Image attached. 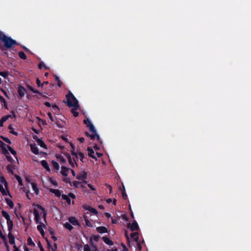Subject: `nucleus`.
I'll return each instance as SVG.
<instances>
[{
    "mask_svg": "<svg viewBox=\"0 0 251 251\" xmlns=\"http://www.w3.org/2000/svg\"><path fill=\"white\" fill-rule=\"evenodd\" d=\"M84 251H91V249L88 244H86L84 245Z\"/></svg>",
    "mask_w": 251,
    "mask_h": 251,
    "instance_id": "864d4df0",
    "label": "nucleus"
},
{
    "mask_svg": "<svg viewBox=\"0 0 251 251\" xmlns=\"http://www.w3.org/2000/svg\"><path fill=\"white\" fill-rule=\"evenodd\" d=\"M51 165L54 170L57 171L59 170L60 167L59 164L55 161L52 160L51 161Z\"/></svg>",
    "mask_w": 251,
    "mask_h": 251,
    "instance_id": "bb28decb",
    "label": "nucleus"
},
{
    "mask_svg": "<svg viewBox=\"0 0 251 251\" xmlns=\"http://www.w3.org/2000/svg\"><path fill=\"white\" fill-rule=\"evenodd\" d=\"M90 244L92 245L93 251H97L98 249L97 246L94 244L93 242L92 241V239L90 241Z\"/></svg>",
    "mask_w": 251,
    "mask_h": 251,
    "instance_id": "3c124183",
    "label": "nucleus"
},
{
    "mask_svg": "<svg viewBox=\"0 0 251 251\" xmlns=\"http://www.w3.org/2000/svg\"><path fill=\"white\" fill-rule=\"evenodd\" d=\"M127 227L130 228V229L132 231L139 229L138 223L135 220H134L132 224L129 223L127 225Z\"/></svg>",
    "mask_w": 251,
    "mask_h": 251,
    "instance_id": "0eeeda50",
    "label": "nucleus"
},
{
    "mask_svg": "<svg viewBox=\"0 0 251 251\" xmlns=\"http://www.w3.org/2000/svg\"><path fill=\"white\" fill-rule=\"evenodd\" d=\"M51 249H52V251H57V245L55 243L54 244V246Z\"/></svg>",
    "mask_w": 251,
    "mask_h": 251,
    "instance_id": "774afa93",
    "label": "nucleus"
},
{
    "mask_svg": "<svg viewBox=\"0 0 251 251\" xmlns=\"http://www.w3.org/2000/svg\"><path fill=\"white\" fill-rule=\"evenodd\" d=\"M1 138L3 139V140H4L5 142L9 144H11V141L10 140V139L7 138V137H3V136H1Z\"/></svg>",
    "mask_w": 251,
    "mask_h": 251,
    "instance_id": "09e8293b",
    "label": "nucleus"
},
{
    "mask_svg": "<svg viewBox=\"0 0 251 251\" xmlns=\"http://www.w3.org/2000/svg\"><path fill=\"white\" fill-rule=\"evenodd\" d=\"M53 76L55 77V80L57 82V85L59 87H61L62 86V82L60 81V79H59V76H58L57 75H54Z\"/></svg>",
    "mask_w": 251,
    "mask_h": 251,
    "instance_id": "72a5a7b5",
    "label": "nucleus"
},
{
    "mask_svg": "<svg viewBox=\"0 0 251 251\" xmlns=\"http://www.w3.org/2000/svg\"><path fill=\"white\" fill-rule=\"evenodd\" d=\"M1 144L2 145L1 147L3 148V150L4 151V154L6 155V158H7V160L8 161L10 162L11 163H12L13 162H14V159L12 158V157L10 155H7V154H9L8 151L6 150V149H4L3 147V146H6L5 144L4 143H3V142H1Z\"/></svg>",
    "mask_w": 251,
    "mask_h": 251,
    "instance_id": "1a4fd4ad",
    "label": "nucleus"
},
{
    "mask_svg": "<svg viewBox=\"0 0 251 251\" xmlns=\"http://www.w3.org/2000/svg\"><path fill=\"white\" fill-rule=\"evenodd\" d=\"M69 222L70 224L74 226H79V222L77 221L75 217H70L68 219Z\"/></svg>",
    "mask_w": 251,
    "mask_h": 251,
    "instance_id": "f8f14e48",
    "label": "nucleus"
},
{
    "mask_svg": "<svg viewBox=\"0 0 251 251\" xmlns=\"http://www.w3.org/2000/svg\"><path fill=\"white\" fill-rule=\"evenodd\" d=\"M48 117H49L50 119L52 121V122H53L54 121V120H53V118L52 116V115H51V113L50 112H49L48 113Z\"/></svg>",
    "mask_w": 251,
    "mask_h": 251,
    "instance_id": "69168bd1",
    "label": "nucleus"
},
{
    "mask_svg": "<svg viewBox=\"0 0 251 251\" xmlns=\"http://www.w3.org/2000/svg\"><path fill=\"white\" fill-rule=\"evenodd\" d=\"M8 128L9 129H11V131H10V132L14 135H16V131H14V128H13L11 126V125H10L8 127Z\"/></svg>",
    "mask_w": 251,
    "mask_h": 251,
    "instance_id": "6e6d98bb",
    "label": "nucleus"
},
{
    "mask_svg": "<svg viewBox=\"0 0 251 251\" xmlns=\"http://www.w3.org/2000/svg\"><path fill=\"white\" fill-rule=\"evenodd\" d=\"M18 94L20 98H23L26 92V89L23 86L20 85L18 90Z\"/></svg>",
    "mask_w": 251,
    "mask_h": 251,
    "instance_id": "9d476101",
    "label": "nucleus"
},
{
    "mask_svg": "<svg viewBox=\"0 0 251 251\" xmlns=\"http://www.w3.org/2000/svg\"><path fill=\"white\" fill-rule=\"evenodd\" d=\"M64 154L67 157L69 164L72 168H75V167H78V164L76 162V160L75 158H72L69 153L65 152L64 153Z\"/></svg>",
    "mask_w": 251,
    "mask_h": 251,
    "instance_id": "39448f33",
    "label": "nucleus"
},
{
    "mask_svg": "<svg viewBox=\"0 0 251 251\" xmlns=\"http://www.w3.org/2000/svg\"><path fill=\"white\" fill-rule=\"evenodd\" d=\"M102 240L105 244L108 245L112 246L113 245V241L106 236L102 237Z\"/></svg>",
    "mask_w": 251,
    "mask_h": 251,
    "instance_id": "5701e85b",
    "label": "nucleus"
},
{
    "mask_svg": "<svg viewBox=\"0 0 251 251\" xmlns=\"http://www.w3.org/2000/svg\"><path fill=\"white\" fill-rule=\"evenodd\" d=\"M37 228L38 230L40 232L42 236H44L45 235V232L42 228V225H38Z\"/></svg>",
    "mask_w": 251,
    "mask_h": 251,
    "instance_id": "f704fd0d",
    "label": "nucleus"
},
{
    "mask_svg": "<svg viewBox=\"0 0 251 251\" xmlns=\"http://www.w3.org/2000/svg\"><path fill=\"white\" fill-rule=\"evenodd\" d=\"M89 127L90 131L92 132V134H90L88 132H85V135L87 137H90L91 140H95V138H97V140L100 144H102V141L100 140V136L97 133V131L95 128L94 125L89 121V125H87Z\"/></svg>",
    "mask_w": 251,
    "mask_h": 251,
    "instance_id": "f03ea898",
    "label": "nucleus"
},
{
    "mask_svg": "<svg viewBox=\"0 0 251 251\" xmlns=\"http://www.w3.org/2000/svg\"><path fill=\"white\" fill-rule=\"evenodd\" d=\"M8 238H9V242L10 244H14L15 242V238L14 236L11 233V231H9L8 234Z\"/></svg>",
    "mask_w": 251,
    "mask_h": 251,
    "instance_id": "393cba45",
    "label": "nucleus"
},
{
    "mask_svg": "<svg viewBox=\"0 0 251 251\" xmlns=\"http://www.w3.org/2000/svg\"><path fill=\"white\" fill-rule=\"evenodd\" d=\"M81 185V182L78 181H74L73 182V186L75 188H79L80 185Z\"/></svg>",
    "mask_w": 251,
    "mask_h": 251,
    "instance_id": "ea45409f",
    "label": "nucleus"
},
{
    "mask_svg": "<svg viewBox=\"0 0 251 251\" xmlns=\"http://www.w3.org/2000/svg\"><path fill=\"white\" fill-rule=\"evenodd\" d=\"M36 84L38 87H43L44 83H42L41 81L38 78H37L36 79Z\"/></svg>",
    "mask_w": 251,
    "mask_h": 251,
    "instance_id": "8fccbe9b",
    "label": "nucleus"
},
{
    "mask_svg": "<svg viewBox=\"0 0 251 251\" xmlns=\"http://www.w3.org/2000/svg\"><path fill=\"white\" fill-rule=\"evenodd\" d=\"M3 184H4L6 187L7 186V183L6 181L5 178L3 176H0V191L2 193L3 195H6V193L3 188Z\"/></svg>",
    "mask_w": 251,
    "mask_h": 251,
    "instance_id": "423d86ee",
    "label": "nucleus"
},
{
    "mask_svg": "<svg viewBox=\"0 0 251 251\" xmlns=\"http://www.w3.org/2000/svg\"><path fill=\"white\" fill-rule=\"evenodd\" d=\"M27 87L28 88V89L29 90L31 91L33 93H35V94H38L41 95V93L38 90L34 89V88L30 85H27Z\"/></svg>",
    "mask_w": 251,
    "mask_h": 251,
    "instance_id": "c756f323",
    "label": "nucleus"
},
{
    "mask_svg": "<svg viewBox=\"0 0 251 251\" xmlns=\"http://www.w3.org/2000/svg\"><path fill=\"white\" fill-rule=\"evenodd\" d=\"M68 196L69 197V198H71L73 199L75 198V195L72 193H69Z\"/></svg>",
    "mask_w": 251,
    "mask_h": 251,
    "instance_id": "e2e57ef3",
    "label": "nucleus"
},
{
    "mask_svg": "<svg viewBox=\"0 0 251 251\" xmlns=\"http://www.w3.org/2000/svg\"><path fill=\"white\" fill-rule=\"evenodd\" d=\"M31 185L32 189L34 191L36 195H38L39 194V190L37 187V184L34 182H32L31 183Z\"/></svg>",
    "mask_w": 251,
    "mask_h": 251,
    "instance_id": "b1692460",
    "label": "nucleus"
},
{
    "mask_svg": "<svg viewBox=\"0 0 251 251\" xmlns=\"http://www.w3.org/2000/svg\"><path fill=\"white\" fill-rule=\"evenodd\" d=\"M0 75L6 78L8 76V73L6 72H0Z\"/></svg>",
    "mask_w": 251,
    "mask_h": 251,
    "instance_id": "603ef678",
    "label": "nucleus"
},
{
    "mask_svg": "<svg viewBox=\"0 0 251 251\" xmlns=\"http://www.w3.org/2000/svg\"><path fill=\"white\" fill-rule=\"evenodd\" d=\"M50 183H51L52 185H53L54 186H57V185H58V183H57V182L55 180L53 179H52V178H50Z\"/></svg>",
    "mask_w": 251,
    "mask_h": 251,
    "instance_id": "de8ad7c7",
    "label": "nucleus"
},
{
    "mask_svg": "<svg viewBox=\"0 0 251 251\" xmlns=\"http://www.w3.org/2000/svg\"><path fill=\"white\" fill-rule=\"evenodd\" d=\"M84 208L86 210H88V211H89L91 213L95 214V215H97L98 214V211L97 210L94 208H93L92 207H90L89 206H85L84 207Z\"/></svg>",
    "mask_w": 251,
    "mask_h": 251,
    "instance_id": "4be33fe9",
    "label": "nucleus"
},
{
    "mask_svg": "<svg viewBox=\"0 0 251 251\" xmlns=\"http://www.w3.org/2000/svg\"><path fill=\"white\" fill-rule=\"evenodd\" d=\"M77 154H78V155H79V156L80 157V160L82 162H84V161H83V159L84 158V154L82 152H77Z\"/></svg>",
    "mask_w": 251,
    "mask_h": 251,
    "instance_id": "a18cd8bd",
    "label": "nucleus"
},
{
    "mask_svg": "<svg viewBox=\"0 0 251 251\" xmlns=\"http://www.w3.org/2000/svg\"><path fill=\"white\" fill-rule=\"evenodd\" d=\"M11 115H7L2 117L0 119V121H1V123H4L5 122H6L9 117H11Z\"/></svg>",
    "mask_w": 251,
    "mask_h": 251,
    "instance_id": "c03bdc74",
    "label": "nucleus"
},
{
    "mask_svg": "<svg viewBox=\"0 0 251 251\" xmlns=\"http://www.w3.org/2000/svg\"><path fill=\"white\" fill-rule=\"evenodd\" d=\"M8 150L11 152V153L16 157V151H15L11 147L8 145L7 146Z\"/></svg>",
    "mask_w": 251,
    "mask_h": 251,
    "instance_id": "4c0bfd02",
    "label": "nucleus"
},
{
    "mask_svg": "<svg viewBox=\"0 0 251 251\" xmlns=\"http://www.w3.org/2000/svg\"><path fill=\"white\" fill-rule=\"evenodd\" d=\"M45 66V64L43 62H41L38 65V68L39 69H42L43 67Z\"/></svg>",
    "mask_w": 251,
    "mask_h": 251,
    "instance_id": "052dcab7",
    "label": "nucleus"
},
{
    "mask_svg": "<svg viewBox=\"0 0 251 251\" xmlns=\"http://www.w3.org/2000/svg\"><path fill=\"white\" fill-rule=\"evenodd\" d=\"M64 226L70 231H71L73 228V226L69 222H66L64 225Z\"/></svg>",
    "mask_w": 251,
    "mask_h": 251,
    "instance_id": "473e14b6",
    "label": "nucleus"
},
{
    "mask_svg": "<svg viewBox=\"0 0 251 251\" xmlns=\"http://www.w3.org/2000/svg\"><path fill=\"white\" fill-rule=\"evenodd\" d=\"M6 201L7 202V204L9 206V207L11 208H12L14 206V203L13 202L9 199H6Z\"/></svg>",
    "mask_w": 251,
    "mask_h": 251,
    "instance_id": "c9c22d12",
    "label": "nucleus"
},
{
    "mask_svg": "<svg viewBox=\"0 0 251 251\" xmlns=\"http://www.w3.org/2000/svg\"><path fill=\"white\" fill-rule=\"evenodd\" d=\"M70 168L66 166H63L61 167V174L63 176H67L68 174V172L70 170Z\"/></svg>",
    "mask_w": 251,
    "mask_h": 251,
    "instance_id": "9b49d317",
    "label": "nucleus"
},
{
    "mask_svg": "<svg viewBox=\"0 0 251 251\" xmlns=\"http://www.w3.org/2000/svg\"><path fill=\"white\" fill-rule=\"evenodd\" d=\"M52 110L53 111H54L55 113H56L57 111H59V109L57 105L53 104L52 105Z\"/></svg>",
    "mask_w": 251,
    "mask_h": 251,
    "instance_id": "37998d69",
    "label": "nucleus"
},
{
    "mask_svg": "<svg viewBox=\"0 0 251 251\" xmlns=\"http://www.w3.org/2000/svg\"><path fill=\"white\" fill-rule=\"evenodd\" d=\"M49 191L50 192L54 194L57 197H60L61 196L62 197L61 192L58 189H54L53 188H50L49 189Z\"/></svg>",
    "mask_w": 251,
    "mask_h": 251,
    "instance_id": "dca6fc26",
    "label": "nucleus"
},
{
    "mask_svg": "<svg viewBox=\"0 0 251 251\" xmlns=\"http://www.w3.org/2000/svg\"><path fill=\"white\" fill-rule=\"evenodd\" d=\"M62 199L64 200H65L69 205L71 204V201L68 195L65 194L62 195Z\"/></svg>",
    "mask_w": 251,
    "mask_h": 251,
    "instance_id": "c85d7f7f",
    "label": "nucleus"
},
{
    "mask_svg": "<svg viewBox=\"0 0 251 251\" xmlns=\"http://www.w3.org/2000/svg\"><path fill=\"white\" fill-rule=\"evenodd\" d=\"M100 236L99 235H94L93 236V238L94 240L96 242H98L100 239Z\"/></svg>",
    "mask_w": 251,
    "mask_h": 251,
    "instance_id": "13d9d810",
    "label": "nucleus"
},
{
    "mask_svg": "<svg viewBox=\"0 0 251 251\" xmlns=\"http://www.w3.org/2000/svg\"><path fill=\"white\" fill-rule=\"evenodd\" d=\"M37 142L38 145L41 147H42L44 149H47V145L45 144V143L43 142V140H42L41 139H38V140L37 141Z\"/></svg>",
    "mask_w": 251,
    "mask_h": 251,
    "instance_id": "cd10ccee",
    "label": "nucleus"
},
{
    "mask_svg": "<svg viewBox=\"0 0 251 251\" xmlns=\"http://www.w3.org/2000/svg\"><path fill=\"white\" fill-rule=\"evenodd\" d=\"M137 245L138 251H141L142 249V247L141 246V244H140V243H137Z\"/></svg>",
    "mask_w": 251,
    "mask_h": 251,
    "instance_id": "0e129e2a",
    "label": "nucleus"
},
{
    "mask_svg": "<svg viewBox=\"0 0 251 251\" xmlns=\"http://www.w3.org/2000/svg\"><path fill=\"white\" fill-rule=\"evenodd\" d=\"M84 220L85 222V225L86 226L92 227L93 226V224L91 223V222L88 219L86 216L84 217Z\"/></svg>",
    "mask_w": 251,
    "mask_h": 251,
    "instance_id": "7c9ffc66",
    "label": "nucleus"
},
{
    "mask_svg": "<svg viewBox=\"0 0 251 251\" xmlns=\"http://www.w3.org/2000/svg\"><path fill=\"white\" fill-rule=\"evenodd\" d=\"M2 42L4 43V46L6 48H10L13 45L16 44V40H13L10 37L5 36Z\"/></svg>",
    "mask_w": 251,
    "mask_h": 251,
    "instance_id": "20e7f679",
    "label": "nucleus"
},
{
    "mask_svg": "<svg viewBox=\"0 0 251 251\" xmlns=\"http://www.w3.org/2000/svg\"><path fill=\"white\" fill-rule=\"evenodd\" d=\"M17 181L19 182V184L20 185H21V186L23 185L22 179L21 177L18 175H17Z\"/></svg>",
    "mask_w": 251,
    "mask_h": 251,
    "instance_id": "49530a36",
    "label": "nucleus"
},
{
    "mask_svg": "<svg viewBox=\"0 0 251 251\" xmlns=\"http://www.w3.org/2000/svg\"><path fill=\"white\" fill-rule=\"evenodd\" d=\"M70 145L72 148V150L71 151V154L75 157H77V155H78V154L77 152L75 151V145L72 143H70Z\"/></svg>",
    "mask_w": 251,
    "mask_h": 251,
    "instance_id": "412c9836",
    "label": "nucleus"
},
{
    "mask_svg": "<svg viewBox=\"0 0 251 251\" xmlns=\"http://www.w3.org/2000/svg\"><path fill=\"white\" fill-rule=\"evenodd\" d=\"M6 35L1 31H0V40L2 41L3 40Z\"/></svg>",
    "mask_w": 251,
    "mask_h": 251,
    "instance_id": "5fc2aeb1",
    "label": "nucleus"
},
{
    "mask_svg": "<svg viewBox=\"0 0 251 251\" xmlns=\"http://www.w3.org/2000/svg\"><path fill=\"white\" fill-rule=\"evenodd\" d=\"M96 230L98 232L100 233H105L108 232L107 228L105 226H99L96 228Z\"/></svg>",
    "mask_w": 251,
    "mask_h": 251,
    "instance_id": "ddd939ff",
    "label": "nucleus"
},
{
    "mask_svg": "<svg viewBox=\"0 0 251 251\" xmlns=\"http://www.w3.org/2000/svg\"><path fill=\"white\" fill-rule=\"evenodd\" d=\"M66 98L67 99L66 103L69 107H74L76 109L79 108L78 100L71 92H69L66 95Z\"/></svg>",
    "mask_w": 251,
    "mask_h": 251,
    "instance_id": "f257e3e1",
    "label": "nucleus"
},
{
    "mask_svg": "<svg viewBox=\"0 0 251 251\" xmlns=\"http://www.w3.org/2000/svg\"><path fill=\"white\" fill-rule=\"evenodd\" d=\"M27 244L29 246H35V244L32 240V239L30 237L28 238L27 240Z\"/></svg>",
    "mask_w": 251,
    "mask_h": 251,
    "instance_id": "a19ab883",
    "label": "nucleus"
},
{
    "mask_svg": "<svg viewBox=\"0 0 251 251\" xmlns=\"http://www.w3.org/2000/svg\"><path fill=\"white\" fill-rule=\"evenodd\" d=\"M55 157L58 159L61 164H66L67 163L66 159L60 154H56Z\"/></svg>",
    "mask_w": 251,
    "mask_h": 251,
    "instance_id": "2eb2a0df",
    "label": "nucleus"
},
{
    "mask_svg": "<svg viewBox=\"0 0 251 251\" xmlns=\"http://www.w3.org/2000/svg\"><path fill=\"white\" fill-rule=\"evenodd\" d=\"M37 207L40 209V211L39 212L36 209H34L33 213L35 216V221L37 223L41 224L40 215L42 214V212H44L45 209L40 205H38Z\"/></svg>",
    "mask_w": 251,
    "mask_h": 251,
    "instance_id": "7ed1b4c3",
    "label": "nucleus"
},
{
    "mask_svg": "<svg viewBox=\"0 0 251 251\" xmlns=\"http://www.w3.org/2000/svg\"><path fill=\"white\" fill-rule=\"evenodd\" d=\"M137 235H138V232H133L131 234H130V237L131 238H134V237H135Z\"/></svg>",
    "mask_w": 251,
    "mask_h": 251,
    "instance_id": "4d7b16f0",
    "label": "nucleus"
},
{
    "mask_svg": "<svg viewBox=\"0 0 251 251\" xmlns=\"http://www.w3.org/2000/svg\"><path fill=\"white\" fill-rule=\"evenodd\" d=\"M30 147L31 151L33 153L36 155L39 154V149L35 144H30Z\"/></svg>",
    "mask_w": 251,
    "mask_h": 251,
    "instance_id": "4468645a",
    "label": "nucleus"
},
{
    "mask_svg": "<svg viewBox=\"0 0 251 251\" xmlns=\"http://www.w3.org/2000/svg\"><path fill=\"white\" fill-rule=\"evenodd\" d=\"M18 55L20 58L25 60L26 59V55L25 53L22 51H20L18 53Z\"/></svg>",
    "mask_w": 251,
    "mask_h": 251,
    "instance_id": "2f4dec72",
    "label": "nucleus"
},
{
    "mask_svg": "<svg viewBox=\"0 0 251 251\" xmlns=\"http://www.w3.org/2000/svg\"><path fill=\"white\" fill-rule=\"evenodd\" d=\"M0 237L4 241L6 240L5 236L2 234L1 231L0 230Z\"/></svg>",
    "mask_w": 251,
    "mask_h": 251,
    "instance_id": "680f3d73",
    "label": "nucleus"
},
{
    "mask_svg": "<svg viewBox=\"0 0 251 251\" xmlns=\"http://www.w3.org/2000/svg\"><path fill=\"white\" fill-rule=\"evenodd\" d=\"M21 190L23 191V192H25L26 194V197L29 199L30 200V196H32L33 195L32 194H30L29 192V191L27 190L25 187H23L21 188Z\"/></svg>",
    "mask_w": 251,
    "mask_h": 251,
    "instance_id": "aec40b11",
    "label": "nucleus"
},
{
    "mask_svg": "<svg viewBox=\"0 0 251 251\" xmlns=\"http://www.w3.org/2000/svg\"><path fill=\"white\" fill-rule=\"evenodd\" d=\"M122 197L124 199L126 200L127 198V195L126 193L125 189L123 186V190H122Z\"/></svg>",
    "mask_w": 251,
    "mask_h": 251,
    "instance_id": "79ce46f5",
    "label": "nucleus"
},
{
    "mask_svg": "<svg viewBox=\"0 0 251 251\" xmlns=\"http://www.w3.org/2000/svg\"><path fill=\"white\" fill-rule=\"evenodd\" d=\"M7 170L9 173L12 174L13 175H14L16 177V175L14 174V170H15V167L13 165H12L11 164L8 165L6 167Z\"/></svg>",
    "mask_w": 251,
    "mask_h": 251,
    "instance_id": "6ab92c4d",
    "label": "nucleus"
},
{
    "mask_svg": "<svg viewBox=\"0 0 251 251\" xmlns=\"http://www.w3.org/2000/svg\"><path fill=\"white\" fill-rule=\"evenodd\" d=\"M2 216L6 219V220L10 218V215L9 214L4 210H2L1 212Z\"/></svg>",
    "mask_w": 251,
    "mask_h": 251,
    "instance_id": "e433bc0d",
    "label": "nucleus"
},
{
    "mask_svg": "<svg viewBox=\"0 0 251 251\" xmlns=\"http://www.w3.org/2000/svg\"><path fill=\"white\" fill-rule=\"evenodd\" d=\"M76 179L78 180H82L83 181V183H87V181L86 179L87 178V172L84 171L82 172V173L76 176Z\"/></svg>",
    "mask_w": 251,
    "mask_h": 251,
    "instance_id": "6e6552de",
    "label": "nucleus"
},
{
    "mask_svg": "<svg viewBox=\"0 0 251 251\" xmlns=\"http://www.w3.org/2000/svg\"><path fill=\"white\" fill-rule=\"evenodd\" d=\"M7 224L8 230L9 231H11L13 228V222L10 218L7 220Z\"/></svg>",
    "mask_w": 251,
    "mask_h": 251,
    "instance_id": "a878e982",
    "label": "nucleus"
},
{
    "mask_svg": "<svg viewBox=\"0 0 251 251\" xmlns=\"http://www.w3.org/2000/svg\"><path fill=\"white\" fill-rule=\"evenodd\" d=\"M88 186L90 189H91L92 190L94 191L96 190V188L94 187L93 185H92L91 184H88Z\"/></svg>",
    "mask_w": 251,
    "mask_h": 251,
    "instance_id": "338daca9",
    "label": "nucleus"
},
{
    "mask_svg": "<svg viewBox=\"0 0 251 251\" xmlns=\"http://www.w3.org/2000/svg\"><path fill=\"white\" fill-rule=\"evenodd\" d=\"M87 151H88V155L90 157L96 160H97V157L94 155V151L92 149H91L90 147H88L87 148Z\"/></svg>",
    "mask_w": 251,
    "mask_h": 251,
    "instance_id": "a211bd4d",
    "label": "nucleus"
},
{
    "mask_svg": "<svg viewBox=\"0 0 251 251\" xmlns=\"http://www.w3.org/2000/svg\"><path fill=\"white\" fill-rule=\"evenodd\" d=\"M77 109H76L75 108V109L73 108L71 109V112L73 114V116L75 117H77L79 115L78 112L76 111Z\"/></svg>",
    "mask_w": 251,
    "mask_h": 251,
    "instance_id": "58836bf2",
    "label": "nucleus"
},
{
    "mask_svg": "<svg viewBox=\"0 0 251 251\" xmlns=\"http://www.w3.org/2000/svg\"><path fill=\"white\" fill-rule=\"evenodd\" d=\"M63 181L65 182L66 183H69L71 186H72L71 182L70 181V178H65L63 179Z\"/></svg>",
    "mask_w": 251,
    "mask_h": 251,
    "instance_id": "bf43d9fd",
    "label": "nucleus"
},
{
    "mask_svg": "<svg viewBox=\"0 0 251 251\" xmlns=\"http://www.w3.org/2000/svg\"><path fill=\"white\" fill-rule=\"evenodd\" d=\"M41 164L48 172L50 171L49 165L46 160H42L41 161Z\"/></svg>",
    "mask_w": 251,
    "mask_h": 251,
    "instance_id": "f3484780",
    "label": "nucleus"
}]
</instances>
